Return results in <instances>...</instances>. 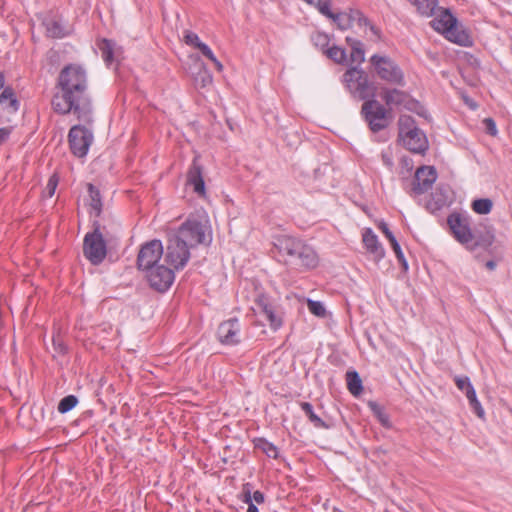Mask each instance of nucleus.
Listing matches in <instances>:
<instances>
[{"mask_svg":"<svg viewBox=\"0 0 512 512\" xmlns=\"http://www.w3.org/2000/svg\"><path fill=\"white\" fill-rule=\"evenodd\" d=\"M60 92L52 99L55 112L66 115L73 112L78 119L88 121L91 114V101L88 96L86 70L78 64H68L62 68L57 78Z\"/></svg>","mask_w":512,"mask_h":512,"instance_id":"nucleus-1","label":"nucleus"},{"mask_svg":"<svg viewBox=\"0 0 512 512\" xmlns=\"http://www.w3.org/2000/svg\"><path fill=\"white\" fill-rule=\"evenodd\" d=\"M212 241L210 228L201 220L188 218L176 231L167 234L166 256H190L191 250Z\"/></svg>","mask_w":512,"mask_h":512,"instance_id":"nucleus-2","label":"nucleus"},{"mask_svg":"<svg viewBox=\"0 0 512 512\" xmlns=\"http://www.w3.org/2000/svg\"><path fill=\"white\" fill-rule=\"evenodd\" d=\"M137 267L145 272L149 286L157 292L167 291L174 282L175 273L169 258H137Z\"/></svg>","mask_w":512,"mask_h":512,"instance_id":"nucleus-3","label":"nucleus"},{"mask_svg":"<svg viewBox=\"0 0 512 512\" xmlns=\"http://www.w3.org/2000/svg\"><path fill=\"white\" fill-rule=\"evenodd\" d=\"M431 26L453 43L465 47L472 45L470 35L458 25L457 19L449 10H442L440 15L431 21Z\"/></svg>","mask_w":512,"mask_h":512,"instance_id":"nucleus-4","label":"nucleus"},{"mask_svg":"<svg viewBox=\"0 0 512 512\" xmlns=\"http://www.w3.org/2000/svg\"><path fill=\"white\" fill-rule=\"evenodd\" d=\"M373 71L379 79L395 86H405L404 72L400 66L389 56L374 54L370 58Z\"/></svg>","mask_w":512,"mask_h":512,"instance_id":"nucleus-5","label":"nucleus"},{"mask_svg":"<svg viewBox=\"0 0 512 512\" xmlns=\"http://www.w3.org/2000/svg\"><path fill=\"white\" fill-rule=\"evenodd\" d=\"M360 114L373 133L386 129L392 122L389 109L374 98L364 101Z\"/></svg>","mask_w":512,"mask_h":512,"instance_id":"nucleus-6","label":"nucleus"},{"mask_svg":"<svg viewBox=\"0 0 512 512\" xmlns=\"http://www.w3.org/2000/svg\"><path fill=\"white\" fill-rule=\"evenodd\" d=\"M343 79L354 98L367 101L375 97L376 87L363 70L352 67L344 73Z\"/></svg>","mask_w":512,"mask_h":512,"instance_id":"nucleus-7","label":"nucleus"},{"mask_svg":"<svg viewBox=\"0 0 512 512\" xmlns=\"http://www.w3.org/2000/svg\"><path fill=\"white\" fill-rule=\"evenodd\" d=\"M272 253L287 254V256H312L315 251L304 241L288 236L274 237Z\"/></svg>","mask_w":512,"mask_h":512,"instance_id":"nucleus-8","label":"nucleus"},{"mask_svg":"<svg viewBox=\"0 0 512 512\" xmlns=\"http://www.w3.org/2000/svg\"><path fill=\"white\" fill-rule=\"evenodd\" d=\"M380 97L384 102V106L391 112L393 107L403 108L409 111H415L418 102L414 100L409 93L390 87H382Z\"/></svg>","mask_w":512,"mask_h":512,"instance_id":"nucleus-9","label":"nucleus"},{"mask_svg":"<svg viewBox=\"0 0 512 512\" xmlns=\"http://www.w3.org/2000/svg\"><path fill=\"white\" fill-rule=\"evenodd\" d=\"M84 256H106L108 253H115L112 246H108L107 241L100 232L99 223H94V230L87 233L83 241Z\"/></svg>","mask_w":512,"mask_h":512,"instance_id":"nucleus-10","label":"nucleus"},{"mask_svg":"<svg viewBox=\"0 0 512 512\" xmlns=\"http://www.w3.org/2000/svg\"><path fill=\"white\" fill-rule=\"evenodd\" d=\"M92 140V133L81 125L73 126L68 134L70 149L79 158L86 156Z\"/></svg>","mask_w":512,"mask_h":512,"instance_id":"nucleus-11","label":"nucleus"},{"mask_svg":"<svg viewBox=\"0 0 512 512\" xmlns=\"http://www.w3.org/2000/svg\"><path fill=\"white\" fill-rule=\"evenodd\" d=\"M436 179L437 172L434 167L422 166L416 170L408 193L413 197L422 195L431 189Z\"/></svg>","mask_w":512,"mask_h":512,"instance_id":"nucleus-12","label":"nucleus"},{"mask_svg":"<svg viewBox=\"0 0 512 512\" xmlns=\"http://www.w3.org/2000/svg\"><path fill=\"white\" fill-rule=\"evenodd\" d=\"M447 223L454 235V237L462 244H470L473 239V232L470 229L469 221L467 218L462 217L460 214H451Z\"/></svg>","mask_w":512,"mask_h":512,"instance_id":"nucleus-13","label":"nucleus"},{"mask_svg":"<svg viewBox=\"0 0 512 512\" xmlns=\"http://www.w3.org/2000/svg\"><path fill=\"white\" fill-rule=\"evenodd\" d=\"M239 330V322L236 318L224 321L218 327V339L223 344H236L239 342Z\"/></svg>","mask_w":512,"mask_h":512,"instance_id":"nucleus-14","label":"nucleus"},{"mask_svg":"<svg viewBox=\"0 0 512 512\" xmlns=\"http://www.w3.org/2000/svg\"><path fill=\"white\" fill-rule=\"evenodd\" d=\"M403 146L413 153L423 154L428 149V140L422 130H414L400 139Z\"/></svg>","mask_w":512,"mask_h":512,"instance_id":"nucleus-15","label":"nucleus"},{"mask_svg":"<svg viewBox=\"0 0 512 512\" xmlns=\"http://www.w3.org/2000/svg\"><path fill=\"white\" fill-rule=\"evenodd\" d=\"M199 156H195L187 173V184L193 186V190L199 196L205 195V183L203 168L198 162Z\"/></svg>","mask_w":512,"mask_h":512,"instance_id":"nucleus-16","label":"nucleus"},{"mask_svg":"<svg viewBox=\"0 0 512 512\" xmlns=\"http://www.w3.org/2000/svg\"><path fill=\"white\" fill-rule=\"evenodd\" d=\"M474 239L470 243L474 246L488 248L493 244H501L496 239L494 228L487 224H480L479 227L473 232Z\"/></svg>","mask_w":512,"mask_h":512,"instance_id":"nucleus-17","label":"nucleus"},{"mask_svg":"<svg viewBox=\"0 0 512 512\" xmlns=\"http://www.w3.org/2000/svg\"><path fill=\"white\" fill-rule=\"evenodd\" d=\"M337 24L341 30H346L351 27L353 21H357L358 25H368L369 20L364 17L359 11H351V13H333V16L329 17Z\"/></svg>","mask_w":512,"mask_h":512,"instance_id":"nucleus-18","label":"nucleus"},{"mask_svg":"<svg viewBox=\"0 0 512 512\" xmlns=\"http://www.w3.org/2000/svg\"><path fill=\"white\" fill-rule=\"evenodd\" d=\"M447 192L446 188L437 187L435 191L431 193L430 199L426 203V209L434 213L446 206L449 200Z\"/></svg>","mask_w":512,"mask_h":512,"instance_id":"nucleus-19","label":"nucleus"},{"mask_svg":"<svg viewBox=\"0 0 512 512\" xmlns=\"http://www.w3.org/2000/svg\"><path fill=\"white\" fill-rule=\"evenodd\" d=\"M192 58L194 59L195 68L197 69V72L193 73L195 85L201 88L210 85L213 81V78L206 65L200 60L198 56Z\"/></svg>","mask_w":512,"mask_h":512,"instance_id":"nucleus-20","label":"nucleus"},{"mask_svg":"<svg viewBox=\"0 0 512 512\" xmlns=\"http://www.w3.org/2000/svg\"><path fill=\"white\" fill-rule=\"evenodd\" d=\"M362 241L367 249V251L371 254L382 256L384 251L381 247L377 235L373 232L371 228H365L362 233Z\"/></svg>","mask_w":512,"mask_h":512,"instance_id":"nucleus-21","label":"nucleus"},{"mask_svg":"<svg viewBox=\"0 0 512 512\" xmlns=\"http://www.w3.org/2000/svg\"><path fill=\"white\" fill-rule=\"evenodd\" d=\"M46 33L51 38H63L69 34L68 29L61 23L60 20L49 18L44 21Z\"/></svg>","mask_w":512,"mask_h":512,"instance_id":"nucleus-22","label":"nucleus"},{"mask_svg":"<svg viewBox=\"0 0 512 512\" xmlns=\"http://www.w3.org/2000/svg\"><path fill=\"white\" fill-rule=\"evenodd\" d=\"M346 42L351 48L350 62L358 63V64L364 62L365 52H364L363 43L357 39H353L350 37L346 38Z\"/></svg>","mask_w":512,"mask_h":512,"instance_id":"nucleus-23","label":"nucleus"},{"mask_svg":"<svg viewBox=\"0 0 512 512\" xmlns=\"http://www.w3.org/2000/svg\"><path fill=\"white\" fill-rule=\"evenodd\" d=\"M98 48L101 51L102 58L107 65H110L115 60L116 43L112 40L103 38L98 43Z\"/></svg>","mask_w":512,"mask_h":512,"instance_id":"nucleus-24","label":"nucleus"},{"mask_svg":"<svg viewBox=\"0 0 512 512\" xmlns=\"http://www.w3.org/2000/svg\"><path fill=\"white\" fill-rule=\"evenodd\" d=\"M137 256H163V244L158 239L144 243Z\"/></svg>","mask_w":512,"mask_h":512,"instance_id":"nucleus-25","label":"nucleus"},{"mask_svg":"<svg viewBox=\"0 0 512 512\" xmlns=\"http://www.w3.org/2000/svg\"><path fill=\"white\" fill-rule=\"evenodd\" d=\"M0 104L9 109L11 112H16L19 109L20 103L15 96L12 88L6 87L0 94Z\"/></svg>","mask_w":512,"mask_h":512,"instance_id":"nucleus-26","label":"nucleus"},{"mask_svg":"<svg viewBox=\"0 0 512 512\" xmlns=\"http://www.w3.org/2000/svg\"><path fill=\"white\" fill-rule=\"evenodd\" d=\"M346 381L349 392L354 396H359L363 391L362 380L356 371L346 373Z\"/></svg>","mask_w":512,"mask_h":512,"instance_id":"nucleus-27","label":"nucleus"},{"mask_svg":"<svg viewBox=\"0 0 512 512\" xmlns=\"http://www.w3.org/2000/svg\"><path fill=\"white\" fill-rule=\"evenodd\" d=\"M419 128L415 125V120L409 115H401L398 119V136L399 139L405 137V135L418 130Z\"/></svg>","mask_w":512,"mask_h":512,"instance_id":"nucleus-28","label":"nucleus"},{"mask_svg":"<svg viewBox=\"0 0 512 512\" xmlns=\"http://www.w3.org/2000/svg\"><path fill=\"white\" fill-rule=\"evenodd\" d=\"M90 197V207L94 211L95 216L99 217L102 212V200L100 191L91 183L87 185Z\"/></svg>","mask_w":512,"mask_h":512,"instance_id":"nucleus-29","label":"nucleus"},{"mask_svg":"<svg viewBox=\"0 0 512 512\" xmlns=\"http://www.w3.org/2000/svg\"><path fill=\"white\" fill-rule=\"evenodd\" d=\"M414 5L418 12L425 16H431L437 8V0H408Z\"/></svg>","mask_w":512,"mask_h":512,"instance_id":"nucleus-30","label":"nucleus"},{"mask_svg":"<svg viewBox=\"0 0 512 512\" xmlns=\"http://www.w3.org/2000/svg\"><path fill=\"white\" fill-rule=\"evenodd\" d=\"M323 53L337 64L347 63V54L344 48L334 45L325 49Z\"/></svg>","mask_w":512,"mask_h":512,"instance_id":"nucleus-31","label":"nucleus"},{"mask_svg":"<svg viewBox=\"0 0 512 512\" xmlns=\"http://www.w3.org/2000/svg\"><path fill=\"white\" fill-rule=\"evenodd\" d=\"M378 228L383 232V234L388 239L396 256H403L401 247H400L398 241L396 240L395 236L393 235V233L390 231L388 225L385 222L381 221L378 224Z\"/></svg>","mask_w":512,"mask_h":512,"instance_id":"nucleus-32","label":"nucleus"},{"mask_svg":"<svg viewBox=\"0 0 512 512\" xmlns=\"http://www.w3.org/2000/svg\"><path fill=\"white\" fill-rule=\"evenodd\" d=\"M471 207L475 213L485 215L491 212L493 202L488 198H480L474 200L471 204Z\"/></svg>","mask_w":512,"mask_h":512,"instance_id":"nucleus-33","label":"nucleus"},{"mask_svg":"<svg viewBox=\"0 0 512 512\" xmlns=\"http://www.w3.org/2000/svg\"><path fill=\"white\" fill-rule=\"evenodd\" d=\"M300 406H301L302 410L304 411V413L306 414V416L309 418V420L313 423V425L315 427H317V428H326L327 427L325 422L314 413L313 407L310 403L301 402Z\"/></svg>","mask_w":512,"mask_h":512,"instance_id":"nucleus-34","label":"nucleus"},{"mask_svg":"<svg viewBox=\"0 0 512 512\" xmlns=\"http://www.w3.org/2000/svg\"><path fill=\"white\" fill-rule=\"evenodd\" d=\"M255 305L259 313L263 316L267 315L271 310L275 308L273 303L266 295H259L255 300Z\"/></svg>","mask_w":512,"mask_h":512,"instance_id":"nucleus-35","label":"nucleus"},{"mask_svg":"<svg viewBox=\"0 0 512 512\" xmlns=\"http://www.w3.org/2000/svg\"><path fill=\"white\" fill-rule=\"evenodd\" d=\"M369 408L374 413V415L377 417L379 422L384 427H390V421L388 415L385 413L384 409L377 404L376 402H369Z\"/></svg>","mask_w":512,"mask_h":512,"instance_id":"nucleus-36","label":"nucleus"},{"mask_svg":"<svg viewBox=\"0 0 512 512\" xmlns=\"http://www.w3.org/2000/svg\"><path fill=\"white\" fill-rule=\"evenodd\" d=\"M78 403V399L74 395H68L60 400L58 404V411L62 414L72 410Z\"/></svg>","mask_w":512,"mask_h":512,"instance_id":"nucleus-37","label":"nucleus"},{"mask_svg":"<svg viewBox=\"0 0 512 512\" xmlns=\"http://www.w3.org/2000/svg\"><path fill=\"white\" fill-rule=\"evenodd\" d=\"M307 306H308V309L309 311L317 316V317H325L326 316V309L325 307L323 306V304L319 301H314V300H311V299H307Z\"/></svg>","mask_w":512,"mask_h":512,"instance_id":"nucleus-38","label":"nucleus"},{"mask_svg":"<svg viewBox=\"0 0 512 512\" xmlns=\"http://www.w3.org/2000/svg\"><path fill=\"white\" fill-rule=\"evenodd\" d=\"M257 446L259 448H261L262 451L268 457H271V458H274V459L277 458L278 450H277V447L274 444H272V443H270V442H268V441H266L264 439H259V442H258Z\"/></svg>","mask_w":512,"mask_h":512,"instance_id":"nucleus-39","label":"nucleus"},{"mask_svg":"<svg viewBox=\"0 0 512 512\" xmlns=\"http://www.w3.org/2000/svg\"><path fill=\"white\" fill-rule=\"evenodd\" d=\"M265 318L269 322L270 327L274 330H277L282 325V318L276 312L275 308L271 310L267 315H265Z\"/></svg>","mask_w":512,"mask_h":512,"instance_id":"nucleus-40","label":"nucleus"},{"mask_svg":"<svg viewBox=\"0 0 512 512\" xmlns=\"http://www.w3.org/2000/svg\"><path fill=\"white\" fill-rule=\"evenodd\" d=\"M331 4H332V0H318L316 2V8L318 9V11L326 16V17H331L333 16V12L331 11Z\"/></svg>","mask_w":512,"mask_h":512,"instance_id":"nucleus-41","label":"nucleus"},{"mask_svg":"<svg viewBox=\"0 0 512 512\" xmlns=\"http://www.w3.org/2000/svg\"><path fill=\"white\" fill-rule=\"evenodd\" d=\"M52 346L55 352V354L53 355L54 357L56 356V354L64 355L67 351V346L65 345V343L63 342L59 335L52 337Z\"/></svg>","mask_w":512,"mask_h":512,"instance_id":"nucleus-42","label":"nucleus"},{"mask_svg":"<svg viewBox=\"0 0 512 512\" xmlns=\"http://www.w3.org/2000/svg\"><path fill=\"white\" fill-rule=\"evenodd\" d=\"M312 40L317 47H320L323 51L327 49L329 44V38L326 34L317 32L312 36Z\"/></svg>","mask_w":512,"mask_h":512,"instance_id":"nucleus-43","label":"nucleus"},{"mask_svg":"<svg viewBox=\"0 0 512 512\" xmlns=\"http://www.w3.org/2000/svg\"><path fill=\"white\" fill-rule=\"evenodd\" d=\"M248 486V484L245 485L242 491L244 502L248 504L247 512H258L257 506L252 502L251 491Z\"/></svg>","mask_w":512,"mask_h":512,"instance_id":"nucleus-44","label":"nucleus"},{"mask_svg":"<svg viewBox=\"0 0 512 512\" xmlns=\"http://www.w3.org/2000/svg\"><path fill=\"white\" fill-rule=\"evenodd\" d=\"M184 42L189 45L193 46L194 48L198 49V44H202L197 34L186 31L184 35Z\"/></svg>","mask_w":512,"mask_h":512,"instance_id":"nucleus-45","label":"nucleus"},{"mask_svg":"<svg viewBox=\"0 0 512 512\" xmlns=\"http://www.w3.org/2000/svg\"><path fill=\"white\" fill-rule=\"evenodd\" d=\"M58 185V179L56 175H53L49 178L44 193L47 197H52L55 193L56 187Z\"/></svg>","mask_w":512,"mask_h":512,"instance_id":"nucleus-46","label":"nucleus"},{"mask_svg":"<svg viewBox=\"0 0 512 512\" xmlns=\"http://www.w3.org/2000/svg\"><path fill=\"white\" fill-rule=\"evenodd\" d=\"M483 124H484L485 131L487 134H489L491 136L497 135L496 123L492 118H485L483 120Z\"/></svg>","mask_w":512,"mask_h":512,"instance_id":"nucleus-47","label":"nucleus"},{"mask_svg":"<svg viewBox=\"0 0 512 512\" xmlns=\"http://www.w3.org/2000/svg\"><path fill=\"white\" fill-rule=\"evenodd\" d=\"M455 383L459 390L465 392L469 388V386H472L468 377H456Z\"/></svg>","mask_w":512,"mask_h":512,"instance_id":"nucleus-48","label":"nucleus"},{"mask_svg":"<svg viewBox=\"0 0 512 512\" xmlns=\"http://www.w3.org/2000/svg\"><path fill=\"white\" fill-rule=\"evenodd\" d=\"M469 404L472 407V409L474 410V412L476 413V415L479 418L484 419L485 412H484V409L482 408L480 402L478 401V399L477 398L472 399V402H469Z\"/></svg>","mask_w":512,"mask_h":512,"instance_id":"nucleus-49","label":"nucleus"},{"mask_svg":"<svg viewBox=\"0 0 512 512\" xmlns=\"http://www.w3.org/2000/svg\"><path fill=\"white\" fill-rule=\"evenodd\" d=\"M198 50L202 53L203 56L211 60L215 55L208 45L202 42V44H198Z\"/></svg>","mask_w":512,"mask_h":512,"instance_id":"nucleus-50","label":"nucleus"},{"mask_svg":"<svg viewBox=\"0 0 512 512\" xmlns=\"http://www.w3.org/2000/svg\"><path fill=\"white\" fill-rule=\"evenodd\" d=\"M251 498L253 503L261 504L264 502V494L258 490L251 495Z\"/></svg>","mask_w":512,"mask_h":512,"instance_id":"nucleus-51","label":"nucleus"},{"mask_svg":"<svg viewBox=\"0 0 512 512\" xmlns=\"http://www.w3.org/2000/svg\"><path fill=\"white\" fill-rule=\"evenodd\" d=\"M10 133H11V128H9V127L0 128V143L4 142L9 137Z\"/></svg>","mask_w":512,"mask_h":512,"instance_id":"nucleus-52","label":"nucleus"},{"mask_svg":"<svg viewBox=\"0 0 512 512\" xmlns=\"http://www.w3.org/2000/svg\"><path fill=\"white\" fill-rule=\"evenodd\" d=\"M396 262L403 272H407L408 263L406 261V258H396Z\"/></svg>","mask_w":512,"mask_h":512,"instance_id":"nucleus-53","label":"nucleus"},{"mask_svg":"<svg viewBox=\"0 0 512 512\" xmlns=\"http://www.w3.org/2000/svg\"><path fill=\"white\" fill-rule=\"evenodd\" d=\"M465 394H466V397L469 400V402H472V399L477 398L476 392H475V389L473 388V386H469V388L466 390Z\"/></svg>","mask_w":512,"mask_h":512,"instance_id":"nucleus-54","label":"nucleus"},{"mask_svg":"<svg viewBox=\"0 0 512 512\" xmlns=\"http://www.w3.org/2000/svg\"><path fill=\"white\" fill-rule=\"evenodd\" d=\"M308 261L305 263V266L308 268H315L318 265V258H306Z\"/></svg>","mask_w":512,"mask_h":512,"instance_id":"nucleus-55","label":"nucleus"},{"mask_svg":"<svg viewBox=\"0 0 512 512\" xmlns=\"http://www.w3.org/2000/svg\"><path fill=\"white\" fill-rule=\"evenodd\" d=\"M484 266H485V268H487L488 270L492 271V270H494V269L496 268V266H497V261H496V260H494V259H490V260H488V261H486V262L484 263Z\"/></svg>","mask_w":512,"mask_h":512,"instance_id":"nucleus-56","label":"nucleus"},{"mask_svg":"<svg viewBox=\"0 0 512 512\" xmlns=\"http://www.w3.org/2000/svg\"><path fill=\"white\" fill-rule=\"evenodd\" d=\"M210 61L213 62L217 71H219V72L223 71L222 63L220 61H218V59L215 56Z\"/></svg>","mask_w":512,"mask_h":512,"instance_id":"nucleus-57","label":"nucleus"},{"mask_svg":"<svg viewBox=\"0 0 512 512\" xmlns=\"http://www.w3.org/2000/svg\"><path fill=\"white\" fill-rule=\"evenodd\" d=\"M210 61L213 62L217 71H219V72L223 71L222 63L220 61H218V59L215 56Z\"/></svg>","mask_w":512,"mask_h":512,"instance_id":"nucleus-58","label":"nucleus"},{"mask_svg":"<svg viewBox=\"0 0 512 512\" xmlns=\"http://www.w3.org/2000/svg\"><path fill=\"white\" fill-rule=\"evenodd\" d=\"M188 260H189V258H180V262L175 265V268L176 269L183 268L187 264Z\"/></svg>","mask_w":512,"mask_h":512,"instance_id":"nucleus-59","label":"nucleus"},{"mask_svg":"<svg viewBox=\"0 0 512 512\" xmlns=\"http://www.w3.org/2000/svg\"><path fill=\"white\" fill-rule=\"evenodd\" d=\"M93 266H98L102 263L104 258H88Z\"/></svg>","mask_w":512,"mask_h":512,"instance_id":"nucleus-60","label":"nucleus"},{"mask_svg":"<svg viewBox=\"0 0 512 512\" xmlns=\"http://www.w3.org/2000/svg\"><path fill=\"white\" fill-rule=\"evenodd\" d=\"M382 159L387 166H392L391 158L388 155L382 154Z\"/></svg>","mask_w":512,"mask_h":512,"instance_id":"nucleus-61","label":"nucleus"},{"mask_svg":"<svg viewBox=\"0 0 512 512\" xmlns=\"http://www.w3.org/2000/svg\"><path fill=\"white\" fill-rule=\"evenodd\" d=\"M5 79L2 72H0V90L4 87Z\"/></svg>","mask_w":512,"mask_h":512,"instance_id":"nucleus-62","label":"nucleus"},{"mask_svg":"<svg viewBox=\"0 0 512 512\" xmlns=\"http://www.w3.org/2000/svg\"><path fill=\"white\" fill-rule=\"evenodd\" d=\"M370 30H371V31H372L376 36H378V37H379V31H378V29H377L375 26L370 25Z\"/></svg>","mask_w":512,"mask_h":512,"instance_id":"nucleus-63","label":"nucleus"},{"mask_svg":"<svg viewBox=\"0 0 512 512\" xmlns=\"http://www.w3.org/2000/svg\"><path fill=\"white\" fill-rule=\"evenodd\" d=\"M466 103H467V104H469V106H470L471 108H473V109H476V107H477L475 103L468 102L467 100H466Z\"/></svg>","mask_w":512,"mask_h":512,"instance_id":"nucleus-64","label":"nucleus"}]
</instances>
